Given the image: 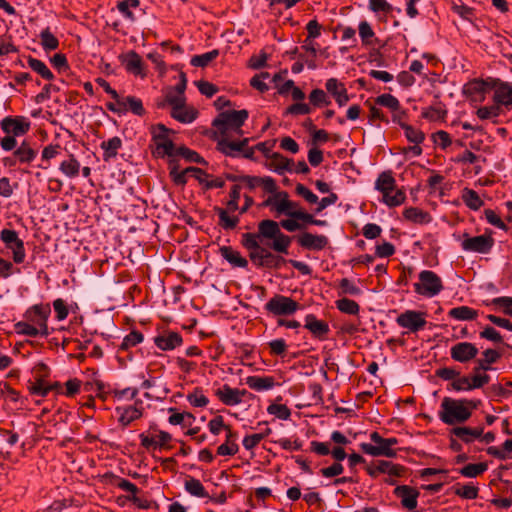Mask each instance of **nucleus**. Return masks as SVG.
Returning a JSON list of instances; mask_svg holds the SVG:
<instances>
[{
	"label": "nucleus",
	"instance_id": "obj_1",
	"mask_svg": "<svg viewBox=\"0 0 512 512\" xmlns=\"http://www.w3.org/2000/svg\"><path fill=\"white\" fill-rule=\"evenodd\" d=\"M264 239L272 240L269 247L274 251L288 254L291 237L280 230L278 222L270 219L260 221L256 233H244L241 243L251 253L253 249L250 247V243L256 242V246H262Z\"/></svg>",
	"mask_w": 512,
	"mask_h": 512
},
{
	"label": "nucleus",
	"instance_id": "obj_2",
	"mask_svg": "<svg viewBox=\"0 0 512 512\" xmlns=\"http://www.w3.org/2000/svg\"><path fill=\"white\" fill-rule=\"evenodd\" d=\"M476 404L472 400L444 397L439 411L440 420L447 425L464 423L471 415Z\"/></svg>",
	"mask_w": 512,
	"mask_h": 512
},
{
	"label": "nucleus",
	"instance_id": "obj_3",
	"mask_svg": "<svg viewBox=\"0 0 512 512\" xmlns=\"http://www.w3.org/2000/svg\"><path fill=\"white\" fill-rule=\"evenodd\" d=\"M248 116L249 113L245 109L224 111L213 120L212 125L216 128L218 137L242 136V126Z\"/></svg>",
	"mask_w": 512,
	"mask_h": 512
},
{
	"label": "nucleus",
	"instance_id": "obj_4",
	"mask_svg": "<svg viewBox=\"0 0 512 512\" xmlns=\"http://www.w3.org/2000/svg\"><path fill=\"white\" fill-rule=\"evenodd\" d=\"M395 188L396 181L390 171L382 172L376 179L375 189L382 193L383 202L390 207L401 205L406 198L403 191Z\"/></svg>",
	"mask_w": 512,
	"mask_h": 512
},
{
	"label": "nucleus",
	"instance_id": "obj_5",
	"mask_svg": "<svg viewBox=\"0 0 512 512\" xmlns=\"http://www.w3.org/2000/svg\"><path fill=\"white\" fill-rule=\"evenodd\" d=\"M248 138L232 140V136L217 137V150L229 157L242 156L246 159H253L254 148L248 147Z\"/></svg>",
	"mask_w": 512,
	"mask_h": 512
},
{
	"label": "nucleus",
	"instance_id": "obj_6",
	"mask_svg": "<svg viewBox=\"0 0 512 512\" xmlns=\"http://www.w3.org/2000/svg\"><path fill=\"white\" fill-rule=\"evenodd\" d=\"M418 277L419 282L414 283L413 287L419 295L432 298L444 289L441 278L431 270L421 271Z\"/></svg>",
	"mask_w": 512,
	"mask_h": 512
},
{
	"label": "nucleus",
	"instance_id": "obj_7",
	"mask_svg": "<svg viewBox=\"0 0 512 512\" xmlns=\"http://www.w3.org/2000/svg\"><path fill=\"white\" fill-rule=\"evenodd\" d=\"M50 314V305L48 303H40L29 307L24 313V319L30 322L42 337H47L49 335L48 319Z\"/></svg>",
	"mask_w": 512,
	"mask_h": 512
},
{
	"label": "nucleus",
	"instance_id": "obj_8",
	"mask_svg": "<svg viewBox=\"0 0 512 512\" xmlns=\"http://www.w3.org/2000/svg\"><path fill=\"white\" fill-rule=\"evenodd\" d=\"M300 305L291 297L276 294L265 304V310L274 316H290L294 314Z\"/></svg>",
	"mask_w": 512,
	"mask_h": 512
},
{
	"label": "nucleus",
	"instance_id": "obj_9",
	"mask_svg": "<svg viewBox=\"0 0 512 512\" xmlns=\"http://www.w3.org/2000/svg\"><path fill=\"white\" fill-rule=\"evenodd\" d=\"M253 249L249 253V257L253 264L258 267L279 268L286 260L281 256L274 255L269 249L264 246H256V242L250 243Z\"/></svg>",
	"mask_w": 512,
	"mask_h": 512
},
{
	"label": "nucleus",
	"instance_id": "obj_10",
	"mask_svg": "<svg viewBox=\"0 0 512 512\" xmlns=\"http://www.w3.org/2000/svg\"><path fill=\"white\" fill-rule=\"evenodd\" d=\"M0 239L5 244V247L11 251L14 263L21 264L25 261L26 251L24 242L19 238L15 230L2 229Z\"/></svg>",
	"mask_w": 512,
	"mask_h": 512
},
{
	"label": "nucleus",
	"instance_id": "obj_11",
	"mask_svg": "<svg viewBox=\"0 0 512 512\" xmlns=\"http://www.w3.org/2000/svg\"><path fill=\"white\" fill-rule=\"evenodd\" d=\"M167 128L163 124H158L152 130V141L154 143V153L158 157H174L175 145L167 136Z\"/></svg>",
	"mask_w": 512,
	"mask_h": 512
},
{
	"label": "nucleus",
	"instance_id": "obj_12",
	"mask_svg": "<svg viewBox=\"0 0 512 512\" xmlns=\"http://www.w3.org/2000/svg\"><path fill=\"white\" fill-rule=\"evenodd\" d=\"M265 206L271 207L278 214H285L291 218H294L293 213H297L299 210L298 203L289 200L288 193L281 191L268 197L264 202Z\"/></svg>",
	"mask_w": 512,
	"mask_h": 512
},
{
	"label": "nucleus",
	"instance_id": "obj_13",
	"mask_svg": "<svg viewBox=\"0 0 512 512\" xmlns=\"http://www.w3.org/2000/svg\"><path fill=\"white\" fill-rule=\"evenodd\" d=\"M370 439L374 444L362 443L360 445L361 450L364 453L374 457L384 456L387 458H393L397 455V450L391 449L386 444L385 438L380 436L378 432H372L370 434Z\"/></svg>",
	"mask_w": 512,
	"mask_h": 512
},
{
	"label": "nucleus",
	"instance_id": "obj_14",
	"mask_svg": "<svg viewBox=\"0 0 512 512\" xmlns=\"http://www.w3.org/2000/svg\"><path fill=\"white\" fill-rule=\"evenodd\" d=\"M494 245V239L491 234H482L474 237H469L464 234L461 242V247L464 251L485 254L490 252Z\"/></svg>",
	"mask_w": 512,
	"mask_h": 512
},
{
	"label": "nucleus",
	"instance_id": "obj_15",
	"mask_svg": "<svg viewBox=\"0 0 512 512\" xmlns=\"http://www.w3.org/2000/svg\"><path fill=\"white\" fill-rule=\"evenodd\" d=\"M396 323L408 329L409 332L415 333L423 329L427 321L425 313L415 310H406L396 318Z\"/></svg>",
	"mask_w": 512,
	"mask_h": 512
},
{
	"label": "nucleus",
	"instance_id": "obj_16",
	"mask_svg": "<svg viewBox=\"0 0 512 512\" xmlns=\"http://www.w3.org/2000/svg\"><path fill=\"white\" fill-rule=\"evenodd\" d=\"M297 243L304 249L312 251H321L329 244V239L325 235L303 232L296 237Z\"/></svg>",
	"mask_w": 512,
	"mask_h": 512
},
{
	"label": "nucleus",
	"instance_id": "obj_17",
	"mask_svg": "<svg viewBox=\"0 0 512 512\" xmlns=\"http://www.w3.org/2000/svg\"><path fill=\"white\" fill-rule=\"evenodd\" d=\"M491 87L494 89L493 101L495 104L512 107V85L510 83L502 82L499 79L492 80Z\"/></svg>",
	"mask_w": 512,
	"mask_h": 512
},
{
	"label": "nucleus",
	"instance_id": "obj_18",
	"mask_svg": "<svg viewBox=\"0 0 512 512\" xmlns=\"http://www.w3.org/2000/svg\"><path fill=\"white\" fill-rule=\"evenodd\" d=\"M478 354L477 347L470 342H459L450 349V356L453 360L466 363L474 359Z\"/></svg>",
	"mask_w": 512,
	"mask_h": 512
},
{
	"label": "nucleus",
	"instance_id": "obj_19",
	"mask_svg": "<svg viewBox=\"0 0 512 512\" xmlns=\"http://www.w3.org/2000/svg\"><path fill=\"white\" fill-rule=\"evenodd\" d=\"M246 393V390L232 388L227 384H224L222 387L215 390V395L217 398L227 406L239 405Z\"/></svg>",
	"mask_w": 512,
	"mask_h": 512
},
{
	"label": "nucleus",
	"instance_id": "obj_20",
	"mask_svg": "<svg viewBox=\"0 0 512 512\" xmlns=\"http://www.w3.org/2000/svg\"><path fill=\"white\" fill-rule=\"evenodd\" d=\"M394 494L401 499V505L408 510H415L418 505L419 491L408 485H400L394 489Z\"/></svg>",
	"mask_w": 512,
	"mask_h": 512
},
{
	"label": "nucleus",
	"instance_id": "obj_21",
	"mask_svg": "<svg viewBox=\"0 0 512 512\" xmlns=\"http://www.w3.org/2000/svg\"><path fill=\"white\" fill-rule=\"evenodd\" d=\"M182 342V336L174 331L163 332L154 338L155 345L163 351L173 350L179 347Z\"/></svg>",
	"mask_w": 512,
	"mask_h": 512
},
{
	"label": "nucleus",
	"instance_id": "obj_22",
	"mask_svg": "<svg viewBox=\"0 0 512 512\" xmlns=\"http://www.w3.org/2000/svg\"><path fill=\"white\" fill-rule=\"evenodd\" d=\"M138 404H141V401H137L134 406L129 405L117 407L115 409L116 414L118 415V421L122 426L126 427L142 416V408L138 407Z\"/></svg>",
	"mask_w": 512,
	"mask_h": 512
},
{
	"label": "nucleus",
	"instance_id": "obj_23",
	"mask_svg": "<svg viewBox=\"0 0 512 512\" xmlns=\"http://www.w3.org/2000/svg\"><path fill=\"white\" fill-rule=\"evenodd\" d=\"M29 127V123L16 118L6 117L1 121L2 130L14 137L24 135Z\"/></svg>",
	"mask_w": 512,
	"mask_h": 512
},
{
	"label": "nucleus",
	"instance_id": "obj_24",
	"mask_svg": "<svg viewBox=\"0 0 512 512\" xmlns=\"http://www.w3.org/2000/svg\"><path fill=\"white\" fill-rule=\"evenodd\" d=\"M484 432V427H466V426H457L450 430V434L456 436L464 443H472L474 440L479 439Z\"/></svg>",
	"mask_w": 512,
	"mask_h": 512
},
{
	"label": "nucleus",
	"instance_id": "obj_25",
	"mask_svg": "<svg viewBox=\"0 0 512 512\" xmlns=\"http://www.w3.org/2000/svg\"><path fill=\"white\" fill-rule=\"evenodd\" d=\"M171 439V435L166 431H160L154 436H148L145 434L140 435L141 445L148 450L162 448L166 446Z\"/></svg>",
	"mask_w": 512,
	"mask_h": 512
},
{
	"label": "nucleus",
	"instance_id": "obj_26",
	"mask_svg": "<svg viewBox=\"0 0 512 512\" xmlns=\"http://www.w3.org/2000/svg\"><path fill=\"white\" fill-rule=\"evenodd\" d=\"M292 160L279 153H272L267 158L266 166L270 170L282 175L285 172H292Z\"/></svg>",
	"mask_w": 512,
	"mask_h": 512
},
{
	"label": "nucleus",
	"instance_id": "obj_27",
	"mask_svg": "<svg viewBox=\"0 0 512 512\" xmlns=\"http://www.w3.org/2000/svg\"><path fill=\"white\" fill-rule=\"evenodd\" d=\"M305 328L308 329L313 336L320 339L325 338L330 331L328 324L324 321L318 320L313 314L306 315Z\"/></svg>",
	"mask_w": 512,
	"mask_h": 512
},
{
	"label": "nucleus",
	"instance_id": "obj_28",
	"mask_svg": "<svg viewBox=\"0 0 512 512\" xmlns=\"http://www.w3.org/2000/svg\"><path fill=\"white\" fill-rule=\"evenodd\" d=\"M197 116L198 111L194 107L187 106L186 102L171 109V117L184 124L192 123Z\"/></svg>",
	"mask_w": 512,
	"mask_h": 512
},
{
	"label": "nucleus",
	"instance_id": "obj_29",
	"mask_svg": "<svg viewBox=\"0 0 512 512\" xmlns=\"http://www.w3.org/2000/svg\"><path fill=\"white\" fill-rule=\"evenodd\" d=\"M226 439L223 444L217 448V454L220 456H233L239 451V446L236 443L238 434L226 427Z\"/></svg>",
	"mask_w": 512,
	"mask_h": 512
},
{
	"label": "nucleus",
	"instance_id": "obj_30",
	"mask_svg": "<svg viewBox=\"0 0 512 512\" xmlns=\"http://www.w3.org/2000/svg\"><path fill=\"white\" fill-rule=\"evenodd\" d=\"M121 61L128 72L134 75H142L143 61L138 53L129 51L121 56Z\"/></svg>",
	"mask_w": 512,
	"mask_h": 512
},
{
	"label": "nucleus",
	"instance_id": "obj_31",
	"mask_svg": "<svg viewBox=\"0 0 512 512\" xmlns=\"http://www.w3.org/2000/svg\"><path fill=\"white\" fill-rule=\"evenodd\" d=\"M358 33L363 47H373L379 42L371 24L366 20L359 22Z\"/></svg>",
	"mask_w": 512,
	"mask_h": 512
},
{
	"label": "nucleus",
	"instance_id": "obj_32",
	"mask_svg": "<svg viewBox=\"0 0 512 512\" xmlns=\"http://www.w3.org/2000/svg\"><path fill=\"white\" fill-rule=\"evenodd\" d=\"M246 384L255 391H267L275 386L273 377L270 376H249L246 378Z\"/></svg>",
	"mask_w": 512,
	"mask_h": 512
},
{
	"label": "nucleus",
	"instance_id": "obj_33",
	"mask_svg": "<svg viewBox=\"0 0 512 512\" xmlns=\"http://www.w3.org/2000/svg\"><path fill=\"white\" fill-rule=\"evenodd\" d=\"M403 216L406 220L420 225L428 224L432 221V217L428 212L416 207L406 208Z\"/></svg>",
	"mask_w": 512,
	"mask_h": 512
},
{
	"label": "nucleus",
	"instance_id": "obj_34",
	"mask_svg": "<svg viewBox=\"0 0 512 512\" xmlns=\"http://www.w3.org/2000/svg\"><path fill=\"white\" fill-rule=\"evenodd\" d=\"M221 256L228 261L234 267L245 268L248 265V261L241 256L238 251H235L229 246H223L220 248Z\"/></svg>",
	"mask_w": 512,
	"mask_h": 512
},
{
	"label": "nucleus",
	"instance_id": "obj_35",
	"mask_svg": "<svg viewBox=\"0 0 512 512\" xmlns=\"http://www.w3.org/2000/svg\"><path fill=\"white\" fill-rule=\"evenodd\" d=\"M122 146V140L115 136L107 141H103L101 143V148L103 149V160L108 162L110 159L117 156L118 150Z\"/></svg>",
	"mask_w": 512,
	"mask_h": 512
},
{
	"label": "nucleus",
	"instance_id": "obj_36",
	"mask_svg": "<svg viewBox=\"0 0 512 512\" xmlns=\"http://www.w3.org/2000/svg\"><path fill=\"white\" fill-rule=\"evenodd\" d=\"M20 163H31L37 156V151L31 147L29 142L23 141L14 151Z\"/></svg>",
	"mask_w": 512,
	"mask_h": 512
},
{
	"label": "nucleus",
	"instance_id": "obj_37",
	"mask_svg": "<svg viewBox=\"0 0 512 512\" xmlns=\"http://www.w3.org/2000/svg\"><path fill=\"white\" fill-rule=\"evenodd\" d=\"M80 162L74 157L69 155L67 160L60 163L59 170L68 178H76L80 172Z\"/></svg>",
	"mask_w": 512,
	"mask_h": 512
},
{
	"label": "nucleus",
	"instance_id": "obj_38",
	"mask_svg": "<svg viewBox=\"0 0 512 512\" xmlns=\"http://www.w3.org/2000/svg\"><path fill=\"white\" fill-rule=\"evenodd\" d=\"M482 354L483 358L477 361L478 365L474 368L475 372H479L480 370H490L491 364L497 362L498 359L501 357L500 353L494 349H486Z\"/></svg>",
	"mask_w": 512,
	"mask_h": 512
},
{
	"label": "nucleus",
	"instance_id": "obj_39",
	"mask_svg": "<svg viewBox=\"0 0 512 512\" xmlns=\"http://www.w3.org/2000/svg\"><path fill=\"white\" fill-rule=\"evenodd\" d=\"M184 488L192 496L199 497V498L208 497V493H207L206 489L204 488L203 484L200 482V480H198L194 477L189 476L185 480Z\"/></svg>",
	"mask_w": 512,
	"mask_h": 512
},
{
	"label": "nucleus",
	"instance_id": "obj_40",
	"mask_svg": "<svg viewBox=\"0 0 512 512\" xmlns=\"http://www.w3.org/2000/svg\"><path fill=\"white\" fill-rule=\"evenodd\" d=\"M448 314L455 320L469 321L474 320L477 317L478 312L468 306H459L452 308Z\"/></svg>",
	"mask_w": 512,
	"mask_h": 512
},
{
	"label": "nucleus",
	"instance_id": "obj_41",
	"mask_svg": "<svg viewBox=\"0 0 512 512\" xmlns=\"http://www.w3.org/2000/svg\"><path fill=\"white\" fill-rule=\"evenodd\" d=\"M461 198L467 207L475 211L480 209L484 204L478 193L473 189L464 188Z\"/></svg>",
	"mask_w": 512,
	"mask_h": 512
},
{
	"label": "nucleus",
	"instance_id": "obj_42",
	"mask_svg": "<svg viewBox=\"0 0 512 512\" xmlns=\"http://www.w3.org/2000/svg\"><path fill=\"white\" fill-rule=\"evenodd\" d=\"M186 102L185 95L177 94L176 91H174L171 88H168L165 92V98L163 101L158 102L157 106L159 108H164L166 104L171 106V109H173L176 106H180L181 104H184Z\"/></svg>",
	"mask_w": 512,
	"mask_h": 512
},
{
	"label": "nucleus",
	"instance_id": "obj_43",
	"mask_svg": "<svg viewBox=\"0 0 512 512\" xmlns=\"http://www.w3.org/2000/svg\"><path fill=\"white\" fill-rule=\"evenodd\" d=\"M215 210L219 216V225L224 230H232V229L236 228V226L239 223V217L230 216L228 214V212H229L228 209L225 210L223 208H216Z\"/></svg>",
	"mask_w": 512,
	"mask_h": 512
},
{
	"label": "nucleus",
	"instance_id": "obj_44",
	"mask_svg": "<svg viewBox=\"0 0 512 512\" xmlns=\"http://www.w3.org/2000/svg\"><path fill=\"white\" fill-rule=\"evenodd\" d=\"M61 147L58 144L46 146L41 155V163L38 165L42 169H47L50 166V160L60 154Z\"/></svg>",
	"mask_w": 512,
	"mask_h": 512
},
{
	"label": "nucleus",
	"instance_id": "obj_45",
	"mask_svg": "<svg viewBox=\"0 0 512 512\" xmlns=\"http://www.w3.org/2000/svg\"><path fill=\"white\" fill-rule=\"evenodd\" d=\"M476 114L481 120H493L496 122V119L501 114V107L497 104H493L491 106H484L477 109Z\"/></svg>",
	"mask_w": 512,
	"mask_h": 512
},
{
	"label": "nucleus",
	"instance_id": "obj_46",
	"mask_svg": "<svg viewBox=\"0 0 512 512\" xmlns=\"http://www.w3.org/2000/svg\"><path fill=\"white\" fill-rule=\"evenodd\" d=\"M375 103L390 109L392 112H401L399 100L391 94H382L375 99Z\"/></svg>",
	"mask_w": 512,
	"mask_h": 512
},
{
	"label": "nucleus",
	"instance_id": "obj_47",
	"mask_svg": "<svg viewBox=\"0 0 512 512\" xmlns=\"http://www.w3.org/2000/svg\"><path fill=\"white\" fill-rule=\"evenodd\" d=\"M28 390L34 396L45 397L53 390V386H47V383L43 379H37L34 382H29Z\"/></svg>",
	"mask_w": 512,
	"mask_h": 512
},
{
	"label": "nucleus",
	"instance_id": "obj_48",
	"mask_svg": "<svg viewBox=\"0 0 512 512\" xmlns=\"http://www.w3.org/2000/svg\"><path fill=\"white\" fill-rule=\"evenodd\" d=\"M28 63L30 68L39 75H41V77H43L44 79L52 80L54 78L53 73L50 71V69L43 61L35 58H30Z\"/></svg>",
	"mask_w": 512,
	"mask_h": 512
},
{
	"label": "nucleus",
	"instance_id": "obj_49",
	"mask_svg": "<svg viewBox=\"0 0 512 512\" xmlns=\"http://www.w3.org/2000/svg\"><path fill=\"white\" fill-rule=\"evenodd\" d=\"M310 103L315 107L328 106L331 104V100L322 89H314L309 95Z\"/></svg>",
	"mask_w": 512,
	"mask_h": 512
},
{
	"label": "nucleus",
	"instance_id": "obj_50",
	"mask_svg": "<svg viewBox=\"0 0 512 512\" xmlns=\"http://www.w3.org/2000/svg\"><path fill=\"white\" fill-rule=\"evenodd\" d=\"M41 45L44 50L51 51L55 50L59 46L58 39L51 33L49 28L44 29L40 33Z\"/></svg>",
	"mask_w": 512,
	"mask_h": 512
},
{
	"label": "nucleus",
	"instance_id": "obj_51",
	"mask_svg": "<svg viewBox=\"0 0 512 512\" xmlns=\"http://www.w3.org/2000/svg\"><path fill=\"white\" fill-rule=\"evenodd\" d=\"M270 433L271 429L267 427L264 432L245 436L242 442L244 448L247 450H252Z\"/></svg>",
	"mask_w": 512,
	"mask_h": 512
},
{
	"label": "nucleus",
	"instance_id": "obj_52",
	"mask_svg": "<svg viewBox=\"0 0 512 512\" xmlns=\"http://www.w3.org/2000/svg\"><path fill=\"white\" fill-rule=\"evenodd\" d=\"M174 156H181L188 162L205 163L203 157H201L196 151L191 150L185 146L175 148Z\"/></svg>",
	"mask_w": 512,
	"mask_h": 512
},
{
	"label": "nucleus",
	"instance_id": "obj_53",
	"mask_svg": "<svg viewBox=\"0 0 512 512\" xmlns=\"http://www.w3.org/2000/svg\"><path fill=\"white\" fill-rule=\"evenodd\" d=\"M486 463L468 464L460 469V474L464 477L474 478L487 470Z\"/></svg>",
	"mask_w": 512,
	"mask_h": 512
},
{
	"label": "nucleus",
	"instance_id": "obj_54",
	"mask_svg": "<svg viewBox=\"0 0 512 512\" xmlns=\"http://www.w3.org/2000/svg\"><path fill=\"white\" fill-rule=\"evenodd\" d=\"M219 55L218 50L214 49L201 55H195L191 59V65L195 67H205Z\"/></svg>",
	"mask_w": 512,
	"mask_h": 512
},
{
	"label": "nucleus",
	"instance_id": "obj_55",
	"mask_svg": "<svg viewBox=\"0 0 512 512\" xmlns=\"http://www.w3.org/2000/svg\"><path fill=\"white\" fill-rule=\"evenodd\" d=\"M15 331L19 335L29 336V337H37L41 336L39 331L28 322L26 319L19 321L15 324Z\"/></svg>",
	"mask_w": 512,
	"mask_h": 512
},
{
	"label": "nucleus",
	"instance_id": "obj_56",
	"mask_svg": "<svg viewBox=\"0 0 512 512\" xmlns=\"http://www.w3.org/2000/svg\"><path fill=\"white\" fill-rule=\"evenodd\" d=\"M337 308L346 314L349 315H356L359 312V305L356 301L348 299V298H342L336 301Z\"/></svg>",
	"mask_w": 512,
	"mask_h": 512
},
{
	"label": "nucleus",
	"instance_id": "obj_57",
	"mask_svg": "<svg viewBox=\"0 0 512 512\" xmlns=\"http://www.w3.org/2000/svg\"><path fill=\"white\" fill-rule=\"evenodd\" d=\"M143 334L139 331L133 330L126 335L120 345L121 350H128L143 341Z\"/></svg>",
	"mask_w": 512,
	"mask_h": 512
},
{
	"label": "nucleus",
	"instance_id": "obj_58",
	"mask_svg": "<svg viewBox=\"0 0 512 512\" xmlns=\"http://www.w3.org/2000/svg\"><path fill=\"white\" fill-rule=\"evenodd\" d=\"M139 4V0H123L118 2L117 8L125 18L133 21L135 17L131 11V8H137Z\"/></svg>",
	"mask_w": 512,
	"mask_h": 512
},
{
	"label": "nucleus",
	"instance_id": "obj_59",
	"mask_svg": "<svg viewBox=\"0 0 512 512\" xmlns=\"http://www.w3.org/2000/svg\"><path fill=\"white\" fill-rule=\"evenodd\" d=\"M122 99L124 100V102H126V111L130 110L137 116H142L145 114V109L143 107L141 99L136 98L134 96H128Z\"/></svg>",
	"mask_w": 512,
	"mask_h": 512
},
{
	"label": "nucleus",
	"instance_id": "obj_60",
	"mask_svg": "<svg viewBox=\"0 0 512 512\" xmlns=\"http://www.w3.org/2000/svg\"><path fill=\"white\" fill-rule=\"evenodd\" d=\"M187 401L194 407H205L209 404V399L198 388L187 395Z\"/></svg>",
	"mask_w": 512,
	"mask_h": 512
},
{
	"label": "nucleus",
	"instance_id": "obj_61",
	"mask_svg": "<svg viewBox=\"0 0 512 512\" xmlns=\"http://www.w3.org/2000/svg\"><path fill=\"white\" fill-rule=\"evenodd\" d=\"M404 134L408 141L414 144H420L423 142L425 136L424 133L413 126L402 124Z\"/></svg>",
	"mask_w": 512,
	"mask_h": 512
},
{
	"label": "nucleus",
	"instance_id": "obj_62",
	"mask_svg": "<svg viewBox=\"0 0 512 512\" xmlns=\"http://www.w3.org/2000/svg\"><path fill=\"white\" fill-rule=\"evenodd\" d=\"M267 412L281 420H287L291 416L290 409L284 404H271L268 406Z\"/></svg>",
	"mask_w": 512,
	"mask_h": 512
},
{
	"label": "nucleus",
	"instance_id": "obj_63",
	"mask_svg": "<svg viewBox=\"0 0 512 512\" xmlns=\"http://www.w3.org/2000/svg\"><path fill=\"white\" fill-rule=\"evenodd\" d=\"M195 420V417L188 412L185 413H178L174 412L172 415H170L168 421L171 425H191L192 422Z\"/></svg>",
	"mask_w": 512,
	"mask_h": 512
},
{
	"label": "nucleus",
	"instance_id": "obj_64",
	"mask_svg": "<svg viewBox=\"0 0 512 512\" xmlns=\"http://www.w3.org/2000/svg\"><path fill=\"white\" fill-rule=\"evenodd\" d=\"M325 88L334 98L346 90L345 85L336 78H329L325 83Z\"/></svg>",
	"mask_w": 512,
	"mask_h": 512
}]
</instances>
